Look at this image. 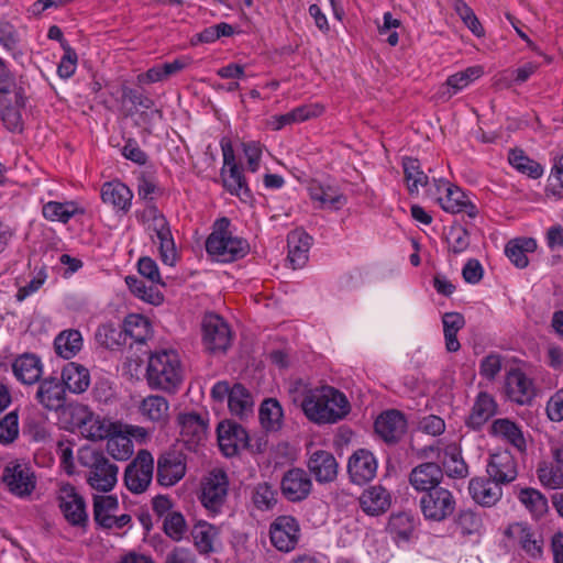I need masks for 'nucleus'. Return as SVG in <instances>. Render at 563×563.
I'll return each mask as SVG.
<instances>
[{"label": "nucleus", "mask_w": 563, "mask_h": 563, "mask_svg": "<svg viewBox=\"0 0 563 563\" xmlns=\"http://www.w3.org/2000/svg\"><path fill=\"white\" fill-rule=\"evenodd\" d=\"M301 408L312 422L335 423L350 412V402L343 393L331 386H322L306 393Z\"/></svg>", "instance_id": "1"}, {"label": "nucleus", "mask_w": 563, "mask_h": 563, "mask_svg": "<svg viewBox=\"0 0 563 563\" xmlns=\"http://www.w3.org/2000/svg\"><path fill=\"white\" fill-rule=\"evenodd\" d=\"M145 379L153 390L175 394L184 380V366L175 350H159L147 360Z\"/></svg>", "instance_id": "2"}, {"label": "nucleus", "mask_w": 563, "mask_h": 563, "mask_svg": "<svg viewBox=\"0 0 563 563\" xmlns=\"http://www.w3.org/2000/svg\"><path fill=\"white\" fill-rule=\"evenodd\" d=\"M228 218L218 219L206 240V251L212 261L232 263L246 256L250 245L246 240L234 235Z\"/></svg>", "instance_id": "3"}, {"label": "nucleus", "mask_w": 563, "mask_h": 563, "mask_svg": "<svg viewBox=\"0 0 563 563\" xmlns=\"http://www.w3.org/2000/svg\"><path fill=\"white\" fill-rule=\"evenodd\" d=\"M426 196L435 202L444 212L456 214L464 212L474 219L478 214L477 207L456 185L444 178H432L426 189Z\"/></svg>", "instance_id": "4"}, {"label": "nucleus", "mask_w": 563, "mask_h": 563, "mask_svg": "<svg viewBox=\"0 0 563 563\" xmlns=\"http://www.w3.org/2000/svg\"><path fill=\"white\" fill-rule=\"evenodd\" d=\"M139 217L153 242L158 244L162 261L167 265H174L177 257L176 246L164 214L155 206L150 205Z\"/></svg>", "instance_id": "5"}, {"label": "nucleus", "mask_w": 563, "mask_h": 563, "mask_svg": "<svg viewBox=\"0 0 563 563\" xmlns=\"http://www.w3.org/2000/svg\"><path fill=\"white\" fill-rule=\"evenodd\" d=\"M81 465L88 468L86 479L96 492H111L118 482L119 467L102 453L84 450L79 455Z\"/></svg>", "instance_id": "6"}, {"label": "nucleus", "mask_w": 563, "mask_h": 563, "mask_svg": "<svg viewBox=\"0 0 563 563\" xmlns=\"http://www.w3.org/2000/svg\"><path fill=\"white\" fill-rule=\"evenodd\" d=\"M229 477L221 468L209 471L200 481L198 498L212 515L222 511L229 495Z\"/></svg>", "instance_id": "7"}, {"label": "nucleus", "mask_w": 563, "mask_h": 563, "mask_svg": "<svg viewBox=\"0 0 563 563\" xmlns=\"http://www.w3.org/2000/svg\"><path fill=\"white\" fill-rule=\"evenodd\" d=\"M211 398L219 404L227 400L231 413L239 418H245L253 412V397L241 384L231 387L225 380L218 382L211 388Z\"/></svg>", "instance_id": "8"}, {"label": "nucleus", "mask_w": 563, "mask_h": 563, "mask_svg": "<svg viewBox=\"0 0 563 563\" xmlns=\"http://www.w3.org/2000/svg\"><path fill=\"white\" fill-rule=\"evenodd\" d=\"M2 482L8 490L19 498L29 497L36 486L31 466L22 461L9 462L2 472Z\"/></svg>", "instance_id": "9"}, {"label": "nucleus", "mask_w": 563, "mask_h": 563, "mask_svg": "<svg viewBox=\"0 0 563 563\" xmlns=\"http://www.w3.org/2000/svg\"><path fill=\"white\" fill-rule=\"evenodd\" d=\"M154 459L147 450H140L134 460L126 466L124 484L133 494L144 493L152 483Z\"/></svg>", "instance_id": "10"}, {"label": "nucleus", "mask_w": 563, "mask_h": 563, "mask_svg": "<svg viewBox=\"0 0 563 563\" xmlns=\"http://www.w3.org/2000/svg\"><path fill=\"white\" fill-rule=\"evenodd\" d=\"M300 525L292 516H278L269 526V541L279 552L294 551L300 540Z\"/></svg>", "instance_id": "11"}, {"label": "nucleus", "mask_w": 563, "mask_h": 563, "mask_svg": "<svg viewBox=\"0 0 563 563\" xmlns=\"http://www.w3.org/2000/svg\"><path fill=\"white\" fill-rule=\"evenodd\" d=\"M455 505L453 494L444 487L426 492L420 498V508L424 518L437 522L450 517L455 509Z\"/></svg>", "instance_id": "12"}, {"label": "nucleus", "mask_w": 563, "mask_h": 563, "mask_svg": "<svg viewBox=\"0 0 563 563\" xmlns=\"http://www.w3.org/2000/svg\"><path fill=\"white\" fill-rule=\"evenodd\" d=\"M504 534L511 545L519 547L527 555L533 559L541 558L543 539L541 534L528 523L512 522L506 528Z\"/></svg>", "instance_id": "13"}, {"label": "nucleus", "mask_w": 563, "mask_h": 563, "mask_svg": "<svg viewBox=\"0 0 563 563\" xmlns=\"http://www.w3.org/2000/svg\"><path fill=\"white\" fill-rule=\"evenodd\" d=\"M232 341L228 323L218 314H206L202 321V342L211 352L225 351Z\"/></svg>", "instance_id": "14"}, {"label": "nucleus", "mask_w": 563, "mask_h": 563, "mask_svg": "<svg viewBox=\"0 0 563 563\" xmlns=\"http://www.w3.org/2000/svg\"><path fill=\"white\" fill-rule=\"evenodd\" d=\"M75 412L80 416L79 428L81 433L90 440H103L120 430L121 422L95 416L88 410L87 406L79 405L75 407Z\"/></svg>", "instance_id": "15"}, {"label": "nucleus", "mask_w": 563, "mask_h": 563, "mask_svg": "<svg viewBox=\"0 0 563 563\" xmlns=\"http://www.w3.org/2000/svg\"><path fill=\"white\" fill-rule=\"evenodd\" d=\"M222 152L224 164L221 169V177L223 186L231 195L238 196L242 199L250 198L251 191L245 184L241 168L235 163V157L231 145L222 144Z\"/></svg>", "instance_id": "16"}, {"label": "nucleus", "mask_w": 563, "mask_h": 563, "mask_svg": "<svg viewBox=\"0 0 563 563\" xmlns=\"http://www.w3.org/2000/svg\"><path fill=\"white\" fill-rule=\"evenodd\" d=\"M186 471V456L181 452L166 451L158 456L156 478L162 486L176 485L184 478Z\"/></svg>", "instance_id": "17"}, {"label": "nucleus", "mask_w": 563, "mask_h": 563, "mask_svg": "<svg viewBox=\"0 0 563 563\" xmlns=\"http://www.w3.org/2000/svg\"><path fill=\"white\" fill-rule=\"evenodd\" d=\"M59 508L65 519L73 526H82L87 521L86 505L84 498L76 488L66 483L58 489Z\"/></svg>", "instance_id": "18"}, {"label": "nucleus", "mask_w": 563, "mask_h": 563, "mask_svg": "<svg viewBox=\"0 0 563 563\" xmlns=\"http://www.w3.org/2000/svg\"><path fill=\"white\" fill-rule=\"evenodd\" d=\"M119 509L118 498L111 495L95 496L93 498V516L98 525L103 528L125 527L130 521L129 515L117 516Z\"/></svg>", "instance_id": "19"}, {"label": "nucleus", "mask_w": 563, "mask_h": 563, "mask_svg": "<svg viewBox=\"0 0 563 563\" xmlns=\"http://www.w3.org/2000/svg\"><path fill=\"white\" fill-rule=\"evenodd\" d=\"M437 454V459L443 464L448 476L454 478H464L468 474V467L462 457L461 449L455 442L443 444L441 441L435 446L424 449Z\"/></svg>", "instance_id": "20"}, {"label": "nucleus", "mask_w": 563, "mask_h": 563, "mask_svg": "<svg viewBox=\"0 0 563 563\" xmlns=\"http://www.w3.org/2000/svg\"><path fill=\"white\" fill-rule=\"evenodd\" d=\"M483 75V66L475 65L449 76L445 82L439 87L435 93L437 100L441 102H448L453 96L461 92L472 82L479 79Z\"/></svg>", "instance_id": "21"}, {"label": "nucleus", "mask_w": 563, "mask_h": 563, "mask_svg": "<svg viewBox=\"0 0 563 563\" xmlns=\"http://www.w3.org/2000/svg\"><path fill=\"white\" fill-rule=\"evenodd\" d=\"M377 467L374 454L366 449H358L349 459L347 473L353 483L361 485L376 476Z\"/></svg>", "instance_id": "22"}, {"label": "nucleus", "mask_w": 563, "mask_h": 563, "mask_svg": "<svg viewBox=\"0 0 563 563\" xmlns=\"http://www.w3.org/2000/svg\"><path fill=\"white\" fill-rule=\"evenodd\" d=\"M312 488L309 475L301 468H291L282 478V494L290 501L306 499Z\"/></svg>", "instance_id": "23"}, {"label": "nucleus", "mask_w": 563, "mask_h": 563, "mask_svg": "<svg viewBox=\"0 0 563 563\" xmlns=\"http://www.w3.org/2000/svg\"><path fill=\"white\" fill-rule=\"evenodd\" d=\"M308 194L319 209L339 210L346 203V197L339 187L312 180L308 185Z\"/></svg>", "instance_id": "24"}, {"label": "nucleus", "mask_w": 563, "mask_h": 563, "mask_svg": "<svg viewBox=\"0 0 563 563\" xmlns=\"http://www.w3.org/2000/svg\"><path fill=\"white\" fill-rule=\"evenodd\" d=\"M486 472L490 478L499 484L514 482L518 475L516 459L509 451H501L489 456Z\"/></svg>", "instance_id": "25"}, {"label": "nucleus", "mask_w": 563, "mask_h": 563, "mask_svg": "<svg viewBox=\"0 0 563 563\" xmlns=\"http://www.w3.org/2000/svg\"><path fill=\"white\" fill-rule=\"evenodd\" d=\"M218 442L225 456L235 455L249 444L246 430L236 423H220L218 427Z\"/></svg>", "instance_id": "26"}, {"label": "nucleus", "mask_w": 563, "mask_h": 563, "mask_svg": "<svg viewBox=\"0 0 563 563\" xmlns=\"http://www.w3.org/2000/svg\"><path fill=\"white\" fill-rule=\"evenodd\" d=\"M100 197L102 202L115 212L128 213L132 206L133 192L122 181L112 180L101 186Z\"/></svg>", "instance_id": "27"}, {"label": "nucleus", "mask_w": 563, "mask_h": 563, "mask_svg": "<svg viewBox=\"0 0 563 563\" xmlns=\"http://www.w3.org/2000/svg\"><path fill=\"white\" fill-rule=\"evenodd\" d=\"M36 400L47 410L57 411L65 405L66 386L56 377H47L38 382Z\"/></svg>", "instance_id": "28"}, {"label": "nucleus", "mask_w": 563, "mask_h": 563, "mask_svg": "<svg viewBox=\"0 0 563 563\" xmlns=\"http://www.w3.org/2000/svg\"><path fill=\"white\" fill-rule=\"evenodd\" d=\"M407 430V420L398 410H387L375 421L376 433L386 442H397Z\"/></svg>", "instance_id": "29"}, {"label": "nucleus", "mask_w": 563, "mask_h": 563, "mask_svg": "<svg viewBox=\"0 0 563 563\" xmlns=\"http://www.w3.org/2000/svg\"><path fill=\"white\" fill-rule=\"evenodd\" d=\"M361 509L368 516L385 514L391 506V495L382 485H373L363 490L358 497Z\"/></svg>", "instance_id": "30"}, {"label": "nucleus", "mask_w": 563, "mask_h": 563, "mask_svg": "<svg viewBox=\"0 0 563 563\" xmlns=\"http://www.w3.org/2000/svg\"><path fill=\"white\" fill-rule=\"evenodd\" d=\"M44 365L34 353H23L12 362L14 377L24 385H33L41 380Z\"/></svg>", "instance_id": "31"}, {"label": "nucleus", "mask_w": 563, "mask_h": 563, "mask_svg": "<svg viewBox=\"0 0 563 563\" xmlns=\"http://www.w3.org/2000/svg\"><path fill=\"white\" fill-rule=\"evenodd\" d=\"M471 497L481 506L492 507L503 496L501 484L488 477H474L468 483Z\"/></svg>", "instance_id": "32"}, {"label": "nucleus", "mask_w": 563, "mask_h": 563, "mask_svg": "<svg viewBox=\"0 0 563 563\" xmlns=\"http://www.w3.org/2000/svg\"><path fill=\"white\" fill-rule=\"evenodd\" d=\"M442 478V468L433 462L419 464L409 474L410 485L416 490L424 493L439 487Z\"/></svg>", "instance_id": "33"}, {"label": "nucleus", "mask_w": 563, "mask_h": 563, "mask_svg": "<svg viewBox=\"0 0 563 563\" xmlns=\"http://www.w3.org/2000/svg\"><path fill=\"white\" fill-rule=\"evenodd\" d=\"M493 437L510 444L519 452H525L527 442L521 427L508 418L496 419L490 426Z\"/></svg>", "instance_id": "34"}, {"label": "nucleus", "mask_w": 563, "mask_h": 563, "mask_svg": "<svg viewBox=\"0 0 563 563\" xmlns=\"http://www.w3.org/2000/svg\"><path fill=\"white\" fill-rule=\"evenodd\" d=\"M455 532L465 540L477 542L485 532L483 516L471 509L461 510L455 520Z\"/></svg>", "instance_id": "35"}, {"label": "nucleus", "mask_w": 563, "mask_h": 563, "mask_svg": "<svg viewBox=\"0 0 563 563\" xmlns=\"http://www.w3.org/2000/svg\"><path fill=\"white\" fill-rule=\"evenodd\" d=\"M506 391L510 400L519 405L528 404L534 396L533 384L519 369L510 371L506 378Z\"/></svg>", "instance_id": "36"}, {"label": "nucleus", "mask_w": 563, "mask_h": 563, "mask_svg": "<svg viewBox=\"0 0 563 563\" xmlns=\"http://www.w3.org/2000/svg\"><path fill=\"white\" fill-rule=\"evenodd\" d=\"M308 468L319 483L332 482L338 474L335 457L330 452L323 450H318L310 455Z\"/></svg>", "instance_id": "37"}, {"label": "nucleus", "mask_w": 563, "mask_h": 563, "mask_svg": "<svg viewBox=\"0 0 563 563\" xmlns=\"http://www.w3.org/2000/svg\"><path fill=\"white\" fill-rule=\"evenodd\" d=\"M288 260L294 268L302 267L308 261L312 238L301 229L289 232L287 236Z\"/></svg>", "instance_id": "38"}, {"label": "nucleus", "mask_w": 563, "mask_h": 563, "mask_svg": "<svg viewBox=\"0 0 563 563\" xmlns=\"http://www.w3.org/2000/svg\"><path fill=\"white\" fill-rule=\"evenodd\" d=\"M141 416L155 423H166L169 419V402L159 395H150L139 405Z\"/></svg>", "instance_id": "39"}, {"label": "nucleus", "mask_w": 563, "mask_h": 563, "mask_svg": "<svg viewBox=\"0 0 563 563\" xmlns=\"http://www.w3.org/2000/svg\"><path fill=\"white\" fill-rule=\"evenodd\" d=\"M42 213L48 221L66 224L75 216L84 214L85 209L74 200L65 202L48 201L43 205Z\"/></svg>", "instance_id": "40"}, {"label": "nucleus", "mask_w": 563, "mask_h": 563, "mask_svg": "<svg viewBox=\"0 0 563 563\" xmlns=\"http://www.w3.org/2000/svg\"><path fill=\"white\" fill-rule=\"evenodd\" d=\"M62 380L69 391L81 394L90 385V374L81 364L70 362L62 371Z\"/></svg>", "instance_id": "41"}, {"label": "nucleus", "mask_w": 563, "mask_h": 563, "mask_svg": "<svg viewBox=\"0 0 563 563\" xmlns=\"http://www.w3.org/2000/svg\"><path fill=\"white\" fill-rule=\"evenodd\" d=\"M497 405L487 393H479L474 401L467 424L473 429L481 428L496 412Z\"/></svg>", "instance_id": "42"}, {"label": "nucleus", "mask_w": 563, "mask_h": 563, "mask_svg": "<svg viewBox=\"0 0 563 563\" xmlns=\"http://www.w3.org/2000/svg\"><path fill=\"white\" fill-rule=\"evenodd\" d=\"M82 347V336L78 330L67 329L62 331L54 340V349L58 356L70 360Z\"/></svg>", "instance_id": "43"}, {"label": "nucleus", "mask_w": 563, "mask_h": 563, "mask_svg": "<svg viewBox=\"0 0 563 563\" xmlns=\"http://www.w3.org/2000/svg\"><path fill=\"white\" fill-rule=\"evenodd\" d=\"M536 249V240L522 238L509 241L505 247V253L516 267L525 268L529 264L528 253L534 252Z\"/></svg>", "instance_id": "44"}, {"label": "nucleus", "mask_w": 563, "mask_h": 563, "mask_svg": "<svg viewBox=\"0 0 563 563\" xmlns=\"http://www.w3.org/2000/svg\"><path fill=\"white\" fill-rule=\"evenodd\" d=\"M191 536L196 549L201 554H208L213 551V545L219 536L216 526L207 521H198L191 529Z\"/></svg>", "instance_id": "45"}, {"label": "nucleus", "mask_w": 563, "mask_h": 563, "mask_svg": "<svg viewBox=\"0 0 563 563\" xmlns=\"http://www.w3.org/2000/svg\"><path fill=\"white\" fill-rule=\"evenodd\" d=\"M443 334L448 352H456L461 344L457 340V332L464 328L465 319L459 312H445L442 316Z\"/></svg>", "instance_id": "46"}, {"label": "nucleus", "mask_w": 563, "mask_h": 563, "mask_svg": "<svg viewBox=\"0 0 563 563\" xmlns=\"http://www.w3.org/2000/svg\"><path fill=\"white\" fill-rule=\"evenodd\" d=\"M180 433L187 441L199 442L206 437L207 424L196 412L181 413L178 417Z\"/></svg>", "instance_id": "47"}, {"label": "nucleus", "mask_w": 563, "mask_h": 563, "mask_svg": "<svg viewBox=\"0 0 563 563\" xmlns=\"http://www.w3.org/2000/svg\"><path fill=\"white\" fill-rule=\"evenodd\" d=\"M405 180L408 187L409 192L419 194V187H424L428 189V186L431 184L429 177L421 169L420 163L416 158L407 157L402 162Z\"/></svg>", "instance_id": "48"}, {"label": "nucleus", "mask_w": 563, "mask_h": 563, "mask_svg": "<svg viewBox=\"0 0 563 563\" xmlns=\"http://www.w3.org/2000/svg\"><path fill=\"white\" fill-rule=\"evenodd\" d=\"M518 499L534 519H540L548 512L547 498L534 488L520 489Z\"/></svg>", "instance_id": "49"}, {"label": "nucleus", "mask_w": 563, "mask_h": 563, "mask_svg": "<svg viewBox=\"0 0 563 563\" xmlns=\"http://www.w3.org/2000/svg\"><path fill=\"white\" fill-rule=\"evenodd\" d=\"M508 162L519 173L532 179H538L543 175V167L521 150H511L508 154Z\"/></svg>", "instance_id": "50"}, {"label": "nucleus", "mask_w": 563, "mask_h": 563, "mask_svg": "<svg viewBox=\"0 0 563 563\" xmlns=\"http://www.w3.org/2000/svg\"><path fill=\"white\" fill-rule=\"evenodd\" d=\"M107 440V452L118 461H126L133 454V443L122 430H117Z\"/></svg>", "instance_id": "51"}, {"label": "nucleus", "mask_w": 563, "mask_h": 563, "mask_svg": "<svg viewBox=\"0 0 563 563\" xmlns=\"http://www.w3.org/2000/svg\"><path fill=\"white\" fill-rule=\"evenodd\" d=\"M260 421L267 431H276L282 427L283 409L276 399L269 398L262 402Z\"/></svg>", "instance_id": "52"}, {"label": "nucleus", "mask_w": 563, "mask_h": 563, "mask_svg": "<svg viewBox=\"0 0 563 563\" xmlns=\"http://www.w3.org/2000/svg\"><path fill=\"white\" fill-rule=\"evenodd\" d=\"M125 284L135 297L142 299L145 302L157 306L161 305L164 300L163 295L156 287L146 286L143 280L135 276H126Z\"/></svg>", "instance_id": "53"}, {"label": "nucleus", "mask_w": 563, "mask_h": 563, "mask_svg": "<svg viewBox=\"0 0 563 563\" xmlns=\"http://www.w3.org/2000/svg\"><path fill=\"white\" fill-rule=\"evenodd\" d=\"M21 35L18 29L7 20H0V45L14 58L22 55Z\"/></svg>", "instance_id": "54"}, {"label": "nucleus", "mask_w": 563, "mask_h": 563, "mask_svg": "<svg viewBox=\"0 0 563 563\" xmlns=\"http://www.w3.org/2000/svg\"><path fill=\"white\" fill-rule=\"evenodd\" d=\"M124 332L137 343H143L150 338L151 324L141 314H129L124 320Z\"/></svg>", "instance_id": "55"}, {"label": "nucleus", "mask_w": 563, "mask_h": 563, "mask_svg": "<svg viewBox=\"0 0 563 563\" xmlns=\"http://www.w3.org/2000/svg\"><path fill=\"white\" fill-rule=\"evenodd\" d=\"M538 478L540 483L550 489L563 488V468L555 465L553 462L543 461L539 464Z\"/></svg>", "instance_id": "56"}, {"label": "nucleus", "mask_w": 563, "mask_h": 563, "mask_svg": "<svg viewBox=\"0 0 563 563\" xmlns=\"http://www.w3.org/2000/svg\"><path fill=\"white\" fill-rule=\"evenodd\" d=\"M415 518L406 512L393 515L389 518L388 529L398 540L407 541L415 531Z\"/></svg>", "instance_id": "57"}, {"label": "nucleus", "mask_w": 563, "mask_h": 563, "mask_svg": "<svg viewBox=\"0 0 563 563\" xmlns=\"http://www.w3.org/2000/svg\"><path fill=\"white\" fill-rule=\"evenodd\" d=\"M163 527L165 533L174 541H180L187 531L186 520L178 511L167 514Z\"/></svg>", "instance_id": "58"}, {"label": "nucleus", "mask_w": 563, "mask_h": 563, "mask_svg": "<svg viewBox=\"0 0 563 563\" xmlns=\"http://www.w3.org/2000/svg\"><path fill=\"white\" fill-rule=\"evenodd\" d=\"M19 435V416L18 412L10 411L0 419V443L10 444Z\"/></svg>", "instance_id": "59"}, {"label": "nucleus", "mask_w": 563, "mask_h": 563, "mask_svg": "<svg viewBox=\"0 0 563 563\" xmlns=\"http://www.w3.org/2000/svg\"><path fill=\"white\" fill-rule=\"evenodd\" d=\"M253 503L261 510H268L276 504V493L267 483H260L253 492Z\"/></svg>", "instance_id": "60"}, {"label": "nucleus", "mask_w": 563, "mask_h": 563, "mask_svg": "<svg viewBox=\"0 0 563 563\" xmlns=\"http://www.w3.org/2000/svg\"><path fill=\"white\" fill-rule=\"evenodd\" d=\"M1 120L8 131L12 133L23 131L22 114L18 104L3 106L1 108Z\"/></svg>", "instance_id": "61"}, {"label": "nucleus", "mask_w": 563, "mask_h": 563, "mask_svg": "<svg viewBox=\"0 0 563 563\" xmlns=\"http://www.w3.org/2000/svg\"><path fill=\"white\" fill-rule=\"evenodd\" d=\"M63 48L64 55L57 66V74L60 78L68 79L76 71L78 58L76 52L68 45V43H63Z\"/></svg>", "instance_id": "62"}, {"label": "nucleus", "mask_w": 563, "mask_h": 563, "mask_svg": "<svg viewBox=\"0 0 563 563\" xmlns=\"http://www.w3.org/2000/svg\"><path fill=\"white\" fill-rule=\"evenodd\" d=\"M548 181L547 192L563 197V155L555 161Z\"/></svg>", "instance_id": "63"}, {"label": "nucleus", "mask_w": 563, "mask_h": 563, "mask_svg": "<svg viewBox=\"0 0 563 563\" xmlns=\"http://www.w3.org/2000/svg\"><path fill=\"white\" fill-rule=\"evenodd\" d=\"M545 412L553 422L563 421V387L558 389L547 401Z\"/></svg>", "instance_id": "64"}]
</instances>
